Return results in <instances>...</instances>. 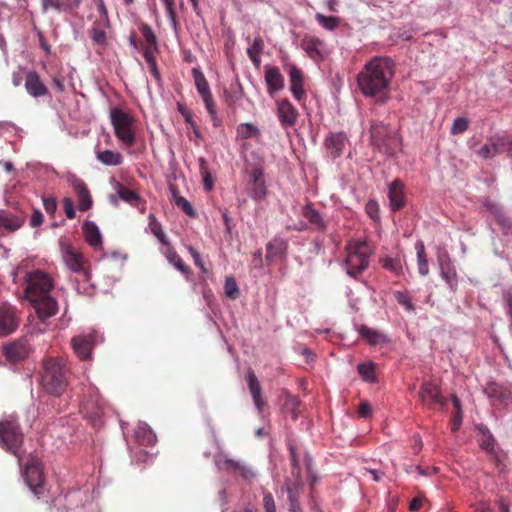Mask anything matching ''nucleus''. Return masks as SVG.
Listing matches in <instances>:
<instances>
[{
	"label": "nucleus",
	"mask_w": 512,
	"mask_h": 512,
	"mask_svg": "<svg viewBox=\"0 0 512 512\" xmlns=\"http://www.w3.org/2000/svg\"><path fill=\"white\" fill-rule=\"evenodd\" d=\"M265 512H276L275 502L270 493H266L263 497Z\"/></svg>",
	"instance_id": "774afa93"
},
{
	"label": "nucleus",
	"mask_w": 512,
	"mask_h": 512,
	"mask_svg": "<svg viewBox=\"0 0 512 512\" xmlns=\"http://www.w3.org/2000/svg\"><path fill=\"white\" fill-rule=\"evenodd\" d=\"M246 381H247L253 402L258 410V413L261 414L266 405V402L262 397L261 384L252 369L248 370V372L246 374Z\"/></svg>",
	"instance_id": "b1692460"
},
{
	"label": "nucleus",
	"mask_w": 512,
	"mask_h": 512,
	"mask_svg": "<svg viewBox=\"0 0 512 512\" xmlns=\"http://www.w3.org/2000/svg\"><path fill=\"white\" fill-rule=\"evenodd\" d=\"M18 325L19 317L16 308L7 303L2 304L0 306V335L13 333Z\"/></svg>",
	"instance_id": "ddd939ff"
},
{
	"label": "nucleus",
	"mask_w": 512,
	"mask_h": 512,
	"mask_svg": "<svg viewBox=\"0 0 512 512\" xmlns=\"http://www.w3.org/2000/svg\"><path fill=\"white\" fill-rule=\"evenodd\" d=\"M302 215L305 219H307L310 222V224L314 225L316 229L320 231L326 230L327 225L325 221L323 220L319 211L313 208V205L311 203H308L303 207Z\"/></svg>",
	"instance_id": "e433bc0d"
},
{
	"label": "nucleus",
	"mask_w": 512,
	"mask_h": 512,
	"mask_svg": "<svg viewBox=\"0 0 512 512\" xmlns=\"http://www.w3.org/2000/svg\"><path fill=\"white\" fill-rule=\"evenodd\" d=\"M24 478L30 490L39 499L44 492V476L41 463L38 459L30 458L25 464Z\"/></svg>",
	"instance_id": "9b49d317"
},
{
	"label": "nucleus",
	"mask_w": 512,
	"mask_h": 512,
	"mask_svg": "<svg viewBox=\"0 0 512 512\" xmlns=\"http://www.w3.org/2000/svg\"><path fill=\"white\" fill-rule=\"evenodd\" d=\"M394 297H395V300L397 301V303L399 305L403 306L406 311H408V312L415 311V306L411 302L410 297L406 293L401 292V291H396V292H394Z\"/></svg>",
	"instance_id": "4d7b16f0"
},
{
	"label": "nucleus",
	"mask_w": 512,
	"mask_h": 512,
	"mask_svg": "<svg viewBox=\"0 0 512 512\" xmlns=\"http://www.w3.org/2000/svg\"><path fill=\"white\" fill-rule=\"evenodd\" d=\"M192 76L195 82L196 89L204 102L205 108L211 117L214 125L217 126L220 120L217 117L216 104L210 90L209 83L199 68L192 69Z\"/></svg>",
	"instance_id": "1a4fd4ad"
},
{
	"label": "nucleus",
	"mask_w": 512,
	"mask_h": 512,
	"mask_svg": "<svg viewBox=\"0 0 512 512\" xmlns=\"http://www.w3.org/2000/svg\"><path fill=\"white\" fill-rule=\"evenodd\" d=\"M26 215L20 211L0 210V230L13 233L25 223Z\"/></svg>",
	"instance_id": "f3484780"
},
{
	"label": "nucleus",
	"mask_w": 512,
	"mask_h": 512,
	"mask_svg": "<svg viewBox=\"0 0 512 512\" xmlns=\"http://www.w3.org/2000/svg\"><path fill=\"white\" fill-rule=\"evenodd\" d=\"M441 276L447 282V284L452 286L456 280L457 274L454 269L450 268L449 266L447 268H445L442 265L441 266Z\"/></svg>",
	"instance_id": "e2e57ef3"
},
{
	"label": "nucleus",
	"mask_w": 512,
	"mask_h": 512,
	"mask_svg": "<svg viewBox=\"0 0 512 512\" xmlns=\"http://www.w3.org/2000/svg\"><path fill=\"white\" fill-rule=\"evenodd\" d=\"M92 1L95 4L96 10L98 13V18L96 19V21H99L100 24L101 23L109 24L110 20H109L108 10L106 8L104 0H92Z\"/></svg>",
	"instance_id": "5fc2aeb1"
},
{
	"label": "nucleus",
	"mask_w": 512,
	"mask_h": 512,
	"mask_svg": "<svg viewBox=\"0 0 512 512\" xmlns=\"http://www.w3.org/2000/svg\"><path fill=\"white\" fill-rule=\"evenodd\" d=\"M110 119L116 138L126 147L134 146L136 135L133 116L119 108H112Z\"/></svg>",
	"instance_id": "20e7f679"
},
{
	"label": "nucleus",
	"mask_w": 512,
	"mask_h": 512,
	"mask_svg": "<svg viewBox=\"0 0 512 512\" xmlns=\"http://www.w3.org/2000/svg\"><path fill=\"white\" fill-rule=\"evenodd\" d=\"M109 24H100L99 21H94L92 28L90 30V37L93 42L97 45L104 46L106 45L107 37L105 29L109 28Z\"/></svg>",
	"instance_id": "a19ab883"
},
{
	"label": "nucleus",
	"mask_w": 512,
	"mask_h": 512,
	"mask_svg": "<svg viewBox=\"0 0 512 512\" xmlns=\"http://www.w3.org/2000/svg\"><path fill=\"white\" fill-rule=\"evenodd\" d=\"M244 90L239 78L231 83L228 89L224 90L225 102L229 107H234L236 103L243 97Z\"/></svg>",
	"instance_id": "c9c22d12"
},
{
	"label": "nucleus",
	"mask_w": 512,
	"mask_h": 512,
	"mask_svg": "<svg viewBox=\"0 0 512 512\" xmlns=\"http://www.w3.org/2000/svg\"><path fill=\"white\" fill-rule=\"evenodd\" d=\"M394 62L389 57H374L368 61L357 75V83L362 94L374 97L383 103L388 99L389 84L394 76Z\"/></svg>",
	"instance_id": "f257e3e1"
},
{
	"label": "nucleus",
	"mask_w": 512,
	"mask_h": 512,
	"mask_svg": "<svg viewBox=\"0 0 512 512\" xmlns=\"http://www.w3.org/2000/svg\"><path fill=\"white\" fill-rule=\"evenodd\" d=\"M199 170H200V175L202 177L205 190H207V191L212 190L213 185H214V179L208 169L205 159H203V158L199 159Z\"/></svg>",
	"instance_id": "de8ad7c7"
},
{
	"label": "nucleus",
	"mask_w": 512,
	"mask_h": 512,
	"mask_svg": "<svg viewBox=\"0 0 512 512\" xmlns=\"http://www.w3.org/2000/svg\"><path fill=\"white\" fill-rule=\"evenodd\" d=\"M162 2L164 3L168 19L171 21L174 28H176V26L178 25V21H177V15H176V11H175L174 0H162Z\"/></svg>",
	"instance_id": "680f3d73"
},
{
	"label": "nucleus",
	"mask_w": 512,
	"mask_h": 512,
	"mask_svg": "<svg viewBox=\"0 0 512 512\" xmlns=\"http://www.w3.org/2000/svg\"><path fill=\"white\" fill-rule=\"evenodd\" d=\"M23 439V433L17 422L14 420L0 422V446L15 455L19 462L22 459Z\"/></svg>",
	"instance_id": "423d86ee"
},
{
	"label": "nucleus",
	"mask_w": 512,
	"mask_h": 512,
	"mask_svg": "<svg viewBox=\"0 0 512 512\" xmlns=\"http://www.w3.org/2000/svg\"><path fill=\"white\" fill-rule=\"evenodd\" d=\"M43 206L48 214L53 215L57 209L56 199L53 197H43Z\"/></svg>",
	"instance_id": "69168bd1"
},
{
	"label": "nucleus",
	"mask_w": 512,
	"mask_h": 512,
	"mask_svg": "<svg viewBox=\"0 0 512 512\" xmlns=\"http://www.w3.org/2000/svg\"><path fill=\"white\" fill-rule=\"evenodd\" d=\"M286 244L282 239L275 238L266 245V261L272 262L285 255Z\"/></svg>",
	"instance_id": "f704fd0d"
},
{
	"label": "nucleus",
	"mask_w": 512,
	"mask_h": 512,
	"mask_svg": "<svg viewBox=\"0 0 512 512\" xmlns=\"http://www.w3.org/2000/svg\"><path fill=\"white\" fill-rule=\"evenodd\" d=\"M484 392L493 400L494 404L507 405L511 399L510 390L495 382L488 383Z\"/></svg>",
	"instance_id": "cd10ccee"
},
{
	"label": "nucleus",
	"mask_w": 512,
	"mask_h": 512,
	"mask_svg": "<svg viewBox=\"0 0 512 512\" xmlns=\"http://www.w3.org/2000/svg\"><path fill=\"white\" fill-rule=\"evenodd\" d=\"M82 233L87 244L94 250H101L103 246L102 234L98 226L92 221L82 224Z\"/></svg>",
	"instance_id": "c85d7f7f"
},
{
	"label": "nucleus",
	"mask_w": 512,
	"mask_h": 512,
	"mask_svg": "<svg viewBox=\"0 0 512 512\" xmlns=\"http://www.w3.org/2000/svg\"><path fill=\"white\" fill-rule=\"evenodd\" d=\"M300 46L315 61L324 59L329 53L326 43L314 36H305Z\"/></svg>",
	"instance_id": "dca6fc26"
},
{
	"label": "nucleus",
	"mask_w": 512,
	"mask_h": 512,
	"mask_svg": "<svg viewBox=\"0 0 512 512\" xmlns=\"http://www.w3.org/2000/svg\"><path fill=\"white\" fill-rule=\"evenodd\" d=\"M165 255H166V258L169 261V263L173 264L183 274L190 273V268L184 264L181 257L178 255V253L172 247L167 246Z\"/></svg>",
	"instance_id": "a18cd8bd"
},
{
	"label": "nucleus",
	"mask_w": 512,
	"mask_h": 512,
	"mask_svg": "<svg viewBox=\"0 0 512 512\" xmlns=\"http://www.w3.org/2000/svg\"><path fill=\"white\" fill-rule=\"evenodd\" d=\"M382 267L393 272L395 275L402 273V263L400 258H383L380 260Z\"/></svg>",
	"instance_id": "864d4df0"
},
{
	"label": "nucleus",
	"mask_w": 512,
	"mask_h": 512,
	"mask_svg": "<svg viewBox=\"0 0 512 512\" xmlns=\"http://www.w3.org/2000/svg\"><path fill=\"white\" fill-rule=\"evenodd\" d=\"M265 82L267 84L268 93L272 96L275 92L283 89L284 77L280 69L276 66L265 67Z\"/></svg>",
	"instance_id": "c756f323"
},
{
	"label": "nucleus",
	"mask_w": 512,
	"mask_h": 512,
	"mask_svg": "<svg viewBox=\"0 0 512 512\" xmlns=\"http://www.w3.org/2000/svg\"><path fill=\"white\" fill-rule=\"evenodd\" d=\"M358 332L370 345H377L387 341L384 334L365 325H361L358 328Z\"/></svg>",
	"instance_id": "4c0bfd02"
},
{
	"label": "nucleus",
	"mask_w": 512,
	"mask_h": 512,
	"mask_svg": "<svg viewBox=\"0 0 512 512\" xmlns=\"http://www.w3.org/2000/svg\"><path fill=\"white\" fill-rule=\"evenodd\" d=\"M72 347L77 356L86 360L90 358L91 350L94 346L95 339L93 334L79 335L72 338Z\"/></svg>",
	"instance_id": "a878e982"
},
{
	"label": "nucleus",
	"mask_w": 512,
	"mask_h": 512,
	"mask_svg": "<svg viewBox=\"0 0 512 512\" xmlns=\"http://www.w3.org/2000/svg\"><path fill=\"white\" fill-rule=\"evenodd\" d=\"M140 31L145 40L143 48L158 49L157 37L152 28L148 24L142 23L140 25Z\"/></svg>",
	"instance_id": "49530a36"
},
{
	"label": "nucleus",
	"mask_w": 512,
	"mask_h": 512,
	"mask_svg": "<svg viewBox=\"0 0 512 512\" xmlns=\"http://www.w3.org/2000/svg\"><path fill=\"white\" fill-rule=\"evenodd\" d=\"M135 437L141 445H151L155 442V435L152 429L144 423L137 425L135 429Z\"/></svg>",
	"instance_id": "ea45409f"
},
{
	"label": "nucleus",
	"mask_w": 512,
	"mask_h": 512,
	"mask_svg": "<svg viewBox=\"0 0 512 512\" xmlns=\"http://www.w3.org/2000/svg\"><path fill=\"white\" fill-rule=\"evenodd\" d=\"M370 139L373 146L389 155H394L400 146L398 136L390 131L386 125L378 121L371 123Z\"/></svg>",
	"instance_id": "39448f33"
},
{
	"label": "nucleus",
	"mask_w": 512,
	"mask_h": 512,
	"mask_svg": "<svg viewBox=\"0 0 512 512\" xmlns=\"http://www.w3.org/2000/svg\"><path fill=\"white\" fill-rule=\"evenodd\" d=\"M483 207L494 217L503 231L508 232L512 228V218L506 214L499 204L486 200Z\"/></svg>",
	"instance_id": "393cba45"
},
{
	"label": "nucleus",
	"mask_w": 512,
	"mask_h": 512,
	"mask_svg": "<svg viewBox=\"0 0 512 512\" xmlns=\"http://www.w3.org/2000/svg\"><path fill=\"white\" fill-rule=\"evenodd\" d=\"M60 248L66 266L71 271L81 274L86 280H89V262L85 259L84 255L71 244L61 243Z\"/></svg>",
	"instance_id": "9d476101"
},
{
	"label": "nucleus",
	"mask_w": 512,
	"mask_h": 512,
	"mask_svg": "<svg viewBox=\"0 0 512 512\" xmlns=\"http://www.w3.org/2000/svg\"><path fill=\"white\" fill-rule=\"evenodd\" d=\"M288 494V501H289V511L290 512H301L300 505H299V494L300 490H294V488L286 489Z\"/></svg>",
	"instance_id": "6e6d98bb"
},
{
	"label": "nucleus",
	"mask_w": 512,
	"mask_h": 512,
	"mask_svg": "<svg viewBox=\"0 0 512 512\" xmlns=\"http://www.w3.org/2000/svg\"><path fill=\"white\" fill-rule=\"evenodd\" d=\"M388 198L392 211L401 210L405 206V186L399 179L394 180L389 185Z\"/></svg>",
	"instance_id": "5701e85b"
},
{
	"label": "nucleus",
	"mask_w": 512,
	"mask_h": 512,
	"mask_svg": "<svg viewBox=\"0 0 512 512\" xmlns=\"http://www.w3.org/2000/svg\"><path fill=\"white\" fill-rule=\"evenodd\" d=\"M237 137L246 140L260 136V130L252 123H241L236 129Z\"/></svg>",
	"instance_id": "c03bdc74"
},
{
	"label": "nucleus",
	"mask_w": 512,
	"mask_h": 512,
	"mask_svg": "<svg viewBox=\"0 0 512 512\" xmlns=\"http://www.w3.org/2000/svg\"><path fill=\"white\" fill-rule=\"evenodd\" d=\"M115 189H116L117 195L119 196V198L122 201H124L134 207H139L141 205V211H144L145 201H143L141 199V197L139 196L138 193L127 188L125 185H123L119 182L116 183Z\"/></svg>",
	"instance_id": "2f4dec72"
},
{
	"label": "nucleus",
	"mask_w": 512,
	"mask_h": 512,
	"mask_svg": "<svg viewBox=\"0 0 512 512\" xmlns=\"http://www.w3.org/2000/svg\"><path fill=\"white\" fill-rule=\"evenodd\" d=\"M68 368L62 357H47L43 360L41 371V384L50 394L62 395L68 385Z\"/></svg>",
	"instance_id": "f03ea898"
},
{
	"label": "nucleus",
	"mask_w": 512,
	"mask_h": 512,
	"mask_svg": "<svg viewBox=\"0 0 512 512\" xmlns=\"http://www.w3.org/2000/svg\"><path fill=\"white\" fill-rule=\"evenodd\" d=\"M365 210H366V213L372 219L378 218L379 208H378V204L375 201H372V200L368 201L365 205Z\"/></svg>",
	"instance_id": "338daca9"
},
{
	"label": "nucleus",
	"mask_w": 512,
	"mask_h": 512,
	"mask_svg": "<svg viewBox=\"0 0 512 512\" xmlns=\"http://www.w3.org/2000/svg\"><path fill=\"white\" fill-rule=\"evenodd\" d=\"M149 228L151 233L159 240L164 246H169V241L165 232L163 231L161 223L157 220L154 214H150L148 217Z\"/></svg>",
	"instance_id": "79ce46f5"
},
{
	"label": "nucleus",
	"mask_w": 512,
	"mask_h": 512,
	"mask_svg": "<svg viewBox=\"0 0 512 512\" xmlns=\"http://www.w3.org/2000/svg\"><path fill=\"white\" fill-rule=\"evenodd\" d=\"M508 138L504 136H494L490 138L489 143L483 145L478 151L477 155L483 159L493 158L504 152H508Z\"/></svg>",
	"instance_id": "a211bd4d"
},
{
	"label": "nucleus",
	"mask_w": 512,
	"mask_h": 512,
	"mask_svg": "<svg viewBox=\"0 0 512 512\" xmlns=\"http://www.w3.org/2000/svg\"><path fill=\"white\" fill-rule=\"evenodd\" d=\"M25 88L29 95L41 97L47 94L48 89L41 81L40 76L35 71H29L25 77Z\"/></svg>",
	"instance_id": "7c9ffc66"
},
{
	"label": "nucleus",
	"mask_w": 512,
	"mask_h": 512,
	"mask_svg": "<svg viewBox=\"0 0 512 512\" xmlns=\"http://www.w3.org/2000/svg\"><path fill=\"white\" fill-rule=\"evenodd\" d=\"M251 196L255 200H261L266 196V186L262 169L256 168L251 172Z\"/></svg>",
	"instance_id": "473e14b6"
},
{
	"label": "nucleus",
	"mask_w": 512,
	"mask_h": 512,
	"mask_svg": "<svg viewBox=\"0 0 512 512\" xmlns=\"http://www.w3.org/2000/svg\"><path fill=\"white\" fill-rule=\"evenodd\" d=\"M286 71L289 76L290 91L294 98L298 102L305 101L306 91L304 89V74L302 70L294 64H289L286 66Z\"/></svg>",
	"instance_id": "4468645a"
},
{
	"label": "nucleus",
	"mask_w": 512,
	"mask_h": 512,
	"mask_svg": "<svg viewBox=\"0 0 512 512\" xmlns=\"http://www.w3.org/2000/svg\"><path fill=\"white\" fill-rule=\"evenodd\" d=\"M348 138L343 132L330 133L324 141L330 158L336 159L343 154Z\"/></svg>",
	"instance_id": "aec40b11"
},
{
	"label": "nucleus",
	"mask_w": 512,
	"mask_h": 512,
	"mask_svg": "<svg viewBox=\"0 0 512 512\" xmlns=\"http://www.w3.org/2000/svg\"><path fill=\"white\" fill-rule=\"evenodd\" d=\"M277 116L283 127H291L296 124L299 113L288 99H282L277 103Z\"/></svg>",
	"instance_id": "6ab92c4d"
},
{
	"label": "nucleus",
	"mask_w": 512,
	"mask_h": 512,
	"mask_svg": "<svg viewBox=\"0 0 512 512\" xmlns=\"http://www.w3.org/2000/svg\"><path fill=\"white\" fill-rule=\"evenodd\" d=\"M415 249L417 252L418 272L420 275L426 276L429 273V266L423 242L417 241L415 244Z\"/></svg>",
	"instance_id": "37998d69"
},
{
	"label": "nucleus",
	"mask_w": 512,
	"mask_h": 512,
	"mask_svg": "<svg viewBox=\"0 0 512 512\" xmlns=\"http://www.w3.org/2000/svg\"><path fill=\"white\" fill-rule=\"evenodd\" d=\"M175 205L180 208L184 213H186L190 217H196L197 212L192 207L190 202L184 197H177Z\"/></svg>",
	"instance_id": "052dcab7"
},
{
	"label": "nucleus",
	"mask_w": 512,
	"mask_h": 512,
	"mask_svg": "<svg viewBox=\"0 0 512 512\" xmlns=\"http://www.w3.org/2000/svg\"><path fill=\"white\" fill-rule=\"evenodd\" d=\"M419 397L423 404L433 407L444 403L440 388L429 381L423 382L419 389Z\"/></svg>",
	"instance_id": "412c9836"
},
{
	"label": "nucleus",
	"mask_w": 512,
	"mask_h": 512,
	"mask_svg": "<svg viewBox=\"0 0 512 512\" xmlns=\"http://www.w3.org/2000/svg\"><path fill=\"white\" fill-rule=\"evenodd\" d=\"M482 432L481 438L479 440L480 447L487 451L490 454L494 453L495 439L490 431L486 428H480Z\"/></svg>",
	"instance_id": "09e8293b"
},
{
	"label": "nucleus",
	"mask_w": 512,
	"mask_h": 512,
	"mask_svg": "<svg viewBox=\"0 0 512 512\" xmlns=\"http://www.w3.org/2000/svg\"><path fill=\"white\" fill-rule=\"evenodd\" d=\"M289 451L291 460V476L286 478L284 487L285 489L294 488V490H301L303 487V479L296 448L294 446H290Z\"/></svg>",
	"instance_id": "4be33fe9"
},
{
	"label": "nucleus",
	"mask_w": 512,
	"mask_h": 512,
	"mask_svg": "<svg viewBox=\"0 0 512 512\" xmlns=\"http://www.w3.org/2000/svg\"><path fill=\"white\" fill-rule=\"evenodd\" d=\"M358 373L367 382H372L375 379V365L373 362L360 363L357 366Z\"/></svg>",
	"instance_id": "3c124183"
},
{
	"label": "nucleus",
	"mask_w": 512,
	"mask_h": 512,
	"mask_svg": "<svg viewBox=\"0 0 512 512\" xmlns=\"http://www.w3.org/2000/svg\"><path fill=\"white\" fill-rule=\"evenodd\" d=\"M372 251L365 241H350L346 246L344 267L346 273L357 278L370 264Z\"/></svg>",
	"instance_id": "7ed1b4c3"
},
{
	"label": "nucleus",
	"mask_w": 512,
	"mask_h": 512,
	"mask_svg": "<svg viewBox=\"0 0 512 512\" xmlns=\"http://www.w3.org/2000/svg\"><path fill=\"white\" fill-rule=\"evenodd\" d=\"M32 351L28 336L10 341L3 346V354L10 363H18L28 358Z\"/></svg>",
	"instance_id": "f8f14e48"
},
{
	"label": "nucleus",
	"mask_w": 512,
	"mask_h": 512,
	"mask_svg": "<svg viewBox=\"0 0 512 512\" xmlns=\"http://www.w3.org/2000/svg\"><path fill=\"white\" fill-rule=\"evenodd\" d=\"M63 207H64L66 217L68 219H74L76 216V213H75L74 204H73L72 199H70L68 197L64 198Z\"/></svg>",
	"instance_id": "0e129e2a"
},
{
	"label": "nucleus",
	"mask_w": 512,
	"mask_h": 512,
	"mask_svg": "<svg viewBox=\"0 0 512 512\" xmlns=\"http://www.w3.org/2000/svg\"><path fill=\"white\" fill-rule=\"evenodd\" d=\"M317 22L325 29L333 31L335 30L340 23L339 18L334 16H325L321 13H317L315 16Z\"/></svg>",
	"instance_id": "8fccbe9b"
},
{
	"label": "nucleus",
	"mask_w": 512,
	"mask_h": 512,
	"mask_svg": "<svg viewBox=\"0 0 512 512\" xmlns=\"http://www.w3.org/2000/svg\"><path fill=\"white\" fill-rule=\"evenodd\" d=\"M34 307L39 319L45 321L46 319L56 315L58 312L57 301L51 297L50 294L38 297L35 299H28Z\"/></svg>",
	"instance_id": "2eb2a0df"
},
{
	"label": "nucleus",
	"mask_w": 512,
	"mask_h": 512,
	"mask_svg": "<svg viewBox=\"0 0 512 512\" xmlns=\"http://www.w3.org/2000/svg\"><path fill=\"white\" fill-rule=\"evenodd\" d=\"M41 9L43 13H47L49 9L68 13L64 0H41Z\"/></svg>",
	"instance_id": "603ef678"
},
{
	"label": "nucleus",
	"mask_w": 512,
	"mask_h": 512,
	"mask_svg": "<svg viewBox=\"0 0 512 512\" xmlns=\"http://www.w3.org/2000/svg\"><path fill=\"white\" fill-rule=\"evenodd\" d=\"M77 198H78V209L80 211H87L92 207L93 200L89 189L82 179L74 177L71 181Z\"/></svg>",
	"instance_id": "bb28decb"
},
{
	"label": "nucleus",
	"mask_w": 512,
	"mask_h": 512,
	"mask_svg": "<svg viewBox=\"0 0 512 512\" xmlns=\"http://www.w3.org/2000/svg\"><path fill=\"white\" fill-rule=\"evenodd\" d=\"M25 296L27 299H35L47 294H50L52 289L54 288V281L52 277L42 271V270H33L27 272L25 275Z\"/></svg>",
	"instance_id": "0eeeda50"
},
{
	"label": "nucleus",
	"mask_w": 512,
	"mask_h": 512,
	"mask_svg": "<svg viewBox=\"0 0 512 512\" xmlns=\"http://www.w3.org/2000/svg\"><path fill=\"white\" fill-rule=\"evenodd\" d=\"M225 294L230 299H236L239 296V289L233 277H228L224 285Z\"/></svg>",
	"instance_id": "13d9d810"
},
{
	"label": "nucleus",
	"mask_w": 512,
	"mask_h": 512,
	"mask_svg": "<svg viewBox=\"0 0 512 512\" xmlns=\"http://www.w3.org/2000/svg\"><path fill=\"white\" fill-rule=\"evenodd\" d=\"M97 159L107 166H119L123 162L121 153L112 150H104L96 152Z\"/></svg>",
	"instance_id": "58836bf2"
},
{
	"label": "nucleus",
	"mask_w": 512,
	"mask_h": 512,
	"mask_svg": "<svg viewBox=\"0 0 512 512\" xmlns=\"http://www.w3.org/2000/svg\"><path fill=\"white\" fill-rule=\"evenodd\" d=\"M468 126H469L468 119H466L464 117L456 118L451 127V134L457 135V134L464 133L468 129Z\"/></svg>",
	"instance_id": "bf43d9fd"
},
{
	"label": "nucleus",
	"mask_w": 512,
	"mask_h": 512,
	"mask_svg": "<svg viewBox=\"0 0 512 512\" xmlns=\"http://www.w3.org/2000/svg\"><path fill=\"white\" fill-rule=\"evenodd\" d=\"M264 40L260 35L254 37L252 44L247 48L246 52L253 63L254 67L258 69L261 66V54L264 51Z\"/></svg>",
	"instance_id": "72a5a7b5"
},
{
	"label": "nucleus",
	"mask_w": 512,
	"mask_h": 512,
	"mask_svg": "<svg viewBox=\"0 0 512 512\" xmlns=\"http://www.w3.org/2000/svg\"><path fill=\"white\" fill-rule=\"evenodd\" d=\"M105 409V402L100 396L98 389L92 386L88 387L87 394L81 404V411L85 418L91 421L94 427H99L102 425Z\"/></svg>",
	"instance_id": "6e6552de"
}]
</instances>
